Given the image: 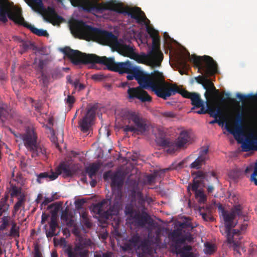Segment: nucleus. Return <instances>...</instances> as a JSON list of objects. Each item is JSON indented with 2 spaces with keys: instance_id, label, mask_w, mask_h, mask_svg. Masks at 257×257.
<instances>
[{
  "instance_id": "obj_1",
  "label": "nucleus",
  "mask_w": 257,
  "mask_h": 257,
  "mask_svg": "<svg viewBox=\"0 0 257 257\" xmlns=\"http://www.w3.org/2000/svg\"><path fill=\"white\" fill-rule=\"evenodd\" d=\"M61 51L75 65L80 64H100L105 65L111 71L120 74L128 72L135 66L129 61L124 62H115L113 57L107 58L99 56L94 54H86L78 50L65 47Z\"/></svg>"
},
{
  "instance_id": "obj_2",
  "label": "nucleus",
  "mask_w": 257,
  "mask_h": 257,
  "mask_svg": "<svg viewBox=\"0 0 257 257\" xmlns=\"http://www.w3.org/2000/svg\"><path fill=\"white\" fill-rule=\"evenodd\" d=\"M73 30L78 35L85 38L102 37L113 51H117L124 56L131 57L134 54L133 46L126 45L122 40H118L111 32L87 25L82 21H77L73 26Z\"/></svg>"
},
{
  "instance_id": "obj_3",
  "label": "nucleus",
  "mask_w": 257,
  "mask_h": 257,
  "mask_svg": "<svg viewBox=\"0 0 257 257\" xmlns=\"http://www.w3.org/2000/svg\"><path fill=\"white\" fill-rule=\"evenodd\" d=\"M71 5L74 7H80L84 11L95 15L102 14L105 11L108 10V16L105 18L113 20L116 17V13L122 14L130 16L132 19H136L138 22L140 20L137 16L136 11L140 10L138 8H132L125 10L122 4L117 3L115 1H110L105 3H97L90 0H69Z\"/></svg>"
},
{
  "instance_id": "obj_4",
  "label": "nucleus",
  "mask_w": 257,
  "mask_h": 257,
  "mask_svg": "<svg viewBox=\"0 0 257 257\" xmlns=\"http://www.w3.org/2000/svg\"><path fill=\"white\" fill-rule=\"evenodd\" d=\"M150 86L146 87H143L139 86L137 87H129L127 93L128 98L132 99H137L141 102H150L152 100V97L145 91V89L150 88L159 97L166 100L172 95L171 91H174L173 89L169 90L170 83L165 81V77L162 72H157L150 78Z\"/></svg>"
},
{
  "instance_id": "obj_5",
  "label": "nucleus",
  "mask_w": 257,
  "mask_h": 257,
  "mask_svg": "<svg viewBox=\"0 0 257 257\" xmlns=\"http://www.w3.org/2000/svg\"><path fill=\"white\" fill-rule=\"evenodd\" d=\"M135 8L140 10L136 11L137 16L140 20V22H138L137 19H135L136 22L139 24L146 26L147 32L152 39V49L148 52L147 54L137 55L136 60L140 63H145L146 62H148L150 65L153 66H160L163 59V54L160 50V37L159 33L154 28L149 26L150 21L141 8L139 7Z\"/></svg>"
},
{
  "instance_id": "obj_6",
  "label": "nucleus",
  "mask_w": 257,
  "mask_h": 257,
  "mask_svg": "<svg viewBox=\"0 0 257 257\" xmlns=\"http://www.w3.org/2000/svg\"><path fill=\"white\" fill-rule=\"evenodd\" d=\"M190 61L193 63L195 67L198 68V72L205 75H199L194 78L196 82L202 85L204 89L206 90L205 96L207 97L208 95H212L214 92L215 94H218L219 90L216 89L213 83L208 78L209 76L214 75L218 72V66L216 62L213 59L207 55L198 56L192 55Z\"/></svg>"
},
{
  "instance_id": "obj_7",
  "label": "nucleus",
  "mask_w": 257,
  "mask_h": 257,
  "mask_svg": "<svg viewBox=\"0 0 257 257\" xmlns=\"http://www.w3.org/2000/svg\"><path fill=\"white\" fill-rule=\"evenodd\" d=\"M14 135L16 138L23 141L25 146L31 153L32 158H47L46 149L42 145L37 143V136L33 128H29L23 134L14 133Z\"/></svg>"
},
{
  "instance_id": "obj_8",
  "label": "nucleus",
  "mask_w": 257,
  "mask_h": 257,
  "mask_svg": "<svg viewBox=\"0 0 257 257\" xmlns=\"http://www.w3.org/2000/svg\"><path fill=\"white\" fill-rule=\"evenodd\" d=\"M221 215L224 221V230L227 240L229 243H233V245L236 246L237 243L235 242L230 236V229L234 228L237 224V222L234 221L236 216L243 217L244 221H247V217L243 211L242 206L239 204L234 205L230 211L221 208Z\"/></svg>"
},
{
  "instance_id": "obj_9",
  "label": "nucleus",
  "mask_w": 257,
  "mask_h": 257,
  "mask_svg": "<svg viewBox=\"0 0 257 257\" xmlns=\"http://www.w3.org/2000/svg\"><path fill=\"white\" fill-rule=\"evenodd\" d=\"M163 136V133H162L161 137L158 140V142L160 146L165 149L166 152L170 154H174L181 149L186 148L191 139L190 133L186 130L180 132L176 141L165 139Z\"/></svg>"
},
{
  "instance_id": "obj_10",
  "label": "nucleus",
  "mask_w": 257,
  "mask_h": 257,
  "mask_svg": "<svg viewBox=\"0 0 257 257\" xmlns=\"http://www.w3.org/2000/svg\"><path fill=\"white\" fill-rule=\"evenodd\" d=\"M111 200L103 199L100 202L94 204L92 207V211L95 214L102 216L106 218H109V216L116 215L122 206V202H118L117 200L112 197Z\"/></svg>"
},
{
  "instance_id": "obj_11",
  "label": "nucleus",
  "mask_w": 257,
  "mask_h": 257,
  "mask_svg": "<svg viewBox=\"0 0 257 257\" xmlns=\"http://www.w3.org/2000/svg\"><path fill=\"white\" fill-rule=\"evenodd\" d=\"M182 234L178 230H173L169 234L168 237L170 241V248L173 253L179 254L181 257H194L193 253L191 252L192 247L191 245L186 244L182 247L181 245L184 241L182 239Z\"/></svg>"
},
{
  "instance_id": "obj_12",
  "label": "nucleus",
  "mask_w": 257,
  "mask_h": 257,
  "mask_svg": "<svg viewBox=\"0 0 257 257\" xmlns=\"http://www.w3.org/2000/svg\"><path fill=\"white\" fill-rule=\"evenodd\" d=\"M122 119L128 124L133 123L137 134H142L147 130L146 119L141 115L135 111H125L122 113Z\"/></svg>"
},
{
  "instance_id": "obj_13",
  "label": "nucleus",
  "mask_w": 257,
  "mask_h": 257,
  "mask_svg": "<svg viewBox=\"0 0 257 257\" xmlns=\"http://www.w3.org/2000/svg\"><path fill=\"white\" fill-rule=\"evenodd\" d=\"M157 72H160L158 70H155L150 74H148L135 66L128 72L126 73L128 74L126 78L128 80H132L135 79L140 86H143V87H146L152 84L150 81V78Z\"/></svg>"
},
{
  "instance_id": "obj_14",
  "label": "nucleus",
  "mask_w": 257,
  "mask_h": 257,
  "mask_svg": "<svg viewBox=\"0 0 257 257\" xmlns=\"http://www.w3.org/2000/svg\"><path fill=\"white\" fill-rule=\"evenodd\" d=\"M8 18L13 21L15 23L22 25L29 29L33 34L38 36L48 37V33L46 30L39 29L35 28L34 26L28 24L26 22L22 16V12L19 9L13 11L12 13L8 15Z\"/></svg>"
},
{
  "instance_id": "obj_15",
  "label": "nucleus",
  "mask_w": 257,
  "mask_h": 257,
  "mask_svg": "<svg viewBox=\"0 0 257 257\" xmlns=\"http://www.w3.org/2000/svg\"><path fill=\"white\" fill-rule=\"evenodd\" d=\"M173 89L174 91L171 92L172 95L176 93L180 94L183 97L189 98L191 100V104L194 105L192 108V110L195 107L199 108L202 106L203 103L204 102L201 99L200 95L195 92H190L186 90L180 88L176 84L170 83L169 90Z\"/></svg>"
},
{
  "instance_id": "obj_16",
  "label": "nucleus",
  "mask_w": 257,
  "mask_h": 257,
  "mask_svg": "<svg viewBox=\"0 0 257 257\" xmlns=\"http://www.w3.org/2000/svg\"><path fill=\"white\" fill-rule=\"evenodd\" d=\"M111 187L112 191V197L116 200L118 202H122V192L121 189L123 183V179L122 177L118 174H114L111 177ZM119 203L118 202L116 204Z\"/></svg>"
},
{
  "instance_id": "obj_17",
  "label": "nucleus",
  "mask_w": 257,
  "mask_h": 257,
  "mask_svg": "<svg viewBox=\"0 0 257 257\" xmlns=\"http://www.w3.org/2000/svg\"><path fill=\"white\" fill-rule=\"evenodd\" d=\"M95 108L91 107L87 109L85 115L79 120L78 125L82 132L87 133L89 131L95 118Z\"/></svg>"
},
{
  "instance_id": "obj_18",
  "label": "nucleus",
  "mask_w": 257,
  "mask_h": 257,
  "mask_svg": "<svg viewBox=\"0 0 257 257\" xmlns=\"http://www.w3.org/2000/svg\"><path fill=\"white\" fill-rule=\"evenodd\" d=\"M64 252L67 254L68 257H87L88 250L84 249L83 246L81 243H77L74 247L68 245L64 250Z\"/></svg>"
},
{
  "instance_id": "obj_19",
  "label": "nucleus",
  "mask_w": 257,
  "mask_h": 257,
  "mask_svg": "<svg viewBox=\"0 0 257 257\" xmlns=\"http://www.w3.org/2000/svg\"><path fill=\"white\" fill-rule=\"evenodd\" d=\"M150 220H151V218L147 213L141 214L139 210L131 216L128 220L135 226L144 227L147 224H150Z\"/></svg>"
},
{
  "instance_id": "obj_20",
  "label": "nucleus",
  "mask_w": 257,
  "mask_h": 257,
  "mask_svg": "<svg viewBox=\"0 0 257 257\" xmlns=\"http://www.w3.org/2000/svg\"><path fill=\"white\" fill-rule=\"evenodd\" d=\"M196 175L194 178L192 184L191 185V188L192 191L194 193L197 192L199 190L198 188L200 184L204 180L208 181V177L209 173L208 172H203L201 171H198L195 173H192V175Z\"/></svg>"
},
{
  "instance_id": "obj_21",
  "label": "nucleus",
  "mask_w": 257,
  "mask_h": 257,
  "mask_svg": "<svg viewBox=\"0 0 257 257\" xmlns=\"http://www.w3.org/2000/svg\"><path fill=\"white\" fill-rule=\"evenodd\" d=\"M241 148L244 152L257 151V136L254 134L248 135L242 143Z\"/></svg>"
},
{
  "instance_id": "obj_22",
  "label": "nucleus",
  "mask_w": 257,
  "mask_h": 257,
  "mask_svg": "<svg viewBox=\"0 0 257 257\" xmlns=\"http://www.w3.org/2000/svg\"><path fill=\"white\" fill-rule=\"evenodd\" d=\"M12 11V5L7 0H0V21L6 23L8 15Z\"/></svg>"
},
{
  "instance_id": "obj_23",
  "label": "nucleus",
  "mask_w": 257,
  "mask_h": 257,
  "mask_svg": "<svg viewBox=\"0 0 257 257\" xmlns=\"http://www.w3.org/2000/svg\"><path fill=\"white\" fill-rule=\"evenodd\" d=\"M208 149L205 148L201 150L199 152V155L197 158L190 165V167L192 169H199L203 165H204L206 161L208 159L207 154Z\"/></svg>"
},
{
  "instance_id": "obj_24",
  "label": "nucleus",
  "mask_w": 257,
  "mask_h": 257,
  "mask_svg": "<svg viewBox=\"0 0 257 257\" xmlns=\"http://www.w3.org/2000/svg\"><path fill=\"white\" fill-rule=\"evenodd\" d=\"M152 245V243L151 240L148 238H145L141 241L136 250H138L139 253L142 255H151L153 253V248Z\"/></svg>"
},
{
  "instance_id": "obj_25",
  "label": "nucleus",
  "mask_w": 257,
  "mask_h": 257,
  "mask_svg": "<svg viewBox=\"0 0 257 257\" xmlns=\"http://www.w3.org/2000/svg\"><path fill=\"white\" fill-rule=\"evenodd\" d=\"M40 13L43 15L44 19L47 22H51L54 18L61 19V17L56 12L55 9L50 6L47 8L44 7V9L41 10Z\"/></svg>"
},
{
  "instance_id": "obj_26",
  "label": "nucleus",
  "mask_w": 257,
  "mask_h": 257,
  "mask_svg": "<svg viewBox=\"0 0 257 257\" xmlns=\"http://www.w3.org/2000/svg\"><path fill=\"white\" fill-rule=\"evenodd\" d=\"M55 173H58V175L62 174L65 178L72 176L73 174L70 166L64 163H61L59 165Z\"/></svg>"
},
{
  "instance_id": "obj_27",
  "label": "nucleus",
  "mask_w": 257,
  "mask_h": 257,
  "mask_svg": "<svg viewBox=\"0 0 257 257\" xmlns=\"http://www.w3.org/2000/svg\"><path fill=\"white\" fill-rule=\"evenodd\" d=\"M101 165L99 163H93L86 168V172L88 174L90 179L96 177L97 173Z\"/></svg>"
},
{
  "instance_id": "obj_28",
  "label": "nucleus",
  "mask_w": 257,
  "mask_h": 257,
  "mask_svg": "<svg viewBox=\"0 0 257 257\" xmlns=\"http://www.w3.org/2000/svg\"><path fill=\"white\" fill-rule=\"evenodd\" d=\"M240 233H241V232H240V229H234L231 230V229H230V236L232 237V240L235 242L237 243V245L235 246L233 245V243H229L228 242H227L228 244H229L230 246H232L233 247L234 251H236L237 253H239V251L240 248L243 251H245V249H244V248L240 246V243H239V242L234 240V236L236 235H238ZM227 241H228L227 240Z\"/></svg>"
},
{
  "instance_id": "obj_29",
  "label": "nucleus",
  "mask_w": 257,
  "mask_h": 257,
  "mask_svg": "<svg viewBox=\"0 0 257 257\" xmlns=\"http://www.w3.org/2000/svg\"><path fill=\"white\" fill-rule=\"evenodd\" d=\"M20 47L21 48V50L20 51V53L21 54H23L24 53L27 51L29 49H32L33 50H36L40 52L41 54L42 53L41 52V50L40 49H38V48L31 41H24L20 45Z\"/></svg>"
},
{
  "instance_id": "obj_30",
  "label": "nucleus",
  "mask_w": 257,
  "mask_h": 257,
  "mask_svg": "<svg viewBox=\"0 0 257 257\" xmlns=\"http://www.w3.org/2000/svg\"><path fill=\"white\" fill-rule=\"evenodd\" d=\"M27 4L34 11L41 13V10L44 9L42 0H26Z\"/></svg>"
},
{
  "instance_id": "obj_31",
  "label": "nucleus",
  "mask_w": 257,
  "mask_h": 257,
  "mask_svg": "<svg viewBox=\"0 0 257 257\" xmlns=\"http://www.w3.org/2000/svg\"><path fill=\"white\" fill-rule=\"evenodd\" d=\"M58 176V174L53 172H51L50 175L48 172H43L37 175V181L40 184L42 183V179L49 178L50 180H54L57 178Z\"/></svg>"
},
{
  "instance_id": "obj_32",
  "label": "nucleus",
  "mask_w": 257,
  "mask_h": 257,
  "mask_svg": "<svg viewBox=\"0 0 257 257\" xmlns=\"http://www.w3.org/2000/svg\"><path fill=\"white\" fill-rule=\"evenodd\" d=\"M139 209L134 208L133 203H127L126 204L124 208V213L127 216V219L128 220L131 216H133Z\"/></svg>"
},
{
  "instance_id": "obj_33",
  "label": "nucleus",
  "mask_w": 257,
  "mask_h": 257,
  "mask_svg": "<svg viewBox=\"0 0 257 257\" xmlns=\"http://www.w3.org/2000/svg\"><path fill=\"white\" fill-rule=\"evenodd\" d=\"M47 64L46 60L43 59H39L37 62V60H35L34 65H35V69L40 73H44V69Z\"/></svg>"
},
{
  "instance_id": "obj_34",
  "label": "nucleus",
  "mask_w": 257,
  "mask_h": 257,
  "mask_svg": "<svg viewBox=\"0 0 257 257\" xmlns=\"http://www.w3.org/2000/svg\"><path fill=\"white\" fill-rule=\"evenodd\" d=\"M11 110L6 105L0 107V119L4 121V119H9L11 116Z\"/></svg>"
},
{
  "instance_id": "obj_35",
  "label": "nucleus",
  "mask_w": 257,
  "mask_h": 257,
  "mask_svg": "<svg viewBox=\"0 0 257 257\" xmlns=\"http://www.w3.org/2000/svg\"><path fill=\"white\" fill-rule=\"evenodd\" d=\"M141 239L140 236L138 234H135L133 235L130 239L129 242L136 248L138 247V245L141 242Z\"/></svg>"
},
{
  "instance_id": "obj_36",
  "label": "nucleus",
  "mask_w": 257,
  "mask_h": 257,
  "mask_svg": "<svg viewBox=\"0 0 257 257\" xmlns=\"http://www.w3.org/2000/svg\"><path fill=\"white\" fill-rule=\"evenodd\" d=\"M18 199V200L17 202L15 204L14 207V211L15 213L18 211L23 204L24 203L25 200L24 195L23 194V195H21V196L19 197Z\"/></svg>"
},
{
  "instance_id": "obj_37",
  "label": "nucleus",
  "mask_w": 257,
  "mask_h": 257,
  "mask_svg": "<svg viewBox=\"0 0 257 257\" xmlns=\"http://www.w3.org/2000/svg\"><path fill=\"white\" fill-rule=\"evenodd\" d=\"M137 202L142 210L145 209V204L146 200L141 192H138L137 193Z\"/></svg>"
},
{
  "instance_id": "obj_38",
  "label": "nucleus",
  "mask_w": 257,
  "mask_h": 257,
  "mask_svg": "<svg viewBox=\"0 0 257 257\" xmlns=\"http://www.w3.org/2000/svg\"><path fill=\"white\" fill-rule=\"evenodd\" d=\"M22 189L21 188H18L16 186H13L10 190V194L12 198L17 196L19 195H22Z\"/></svg>"
},
{
  "instance_id": "obj_39",
  "label": "nucleus",
  "mask_w": 257,
  "mask_h": 257,
  "mask_svg": "<svg viewBox=\"0 0 257 257\" xmlns=\"http://www.w3.org/2000/svg\"><path fill=\"white\" fill-rule=\"evenodd\" d=\"M196 198L199 199V202L200 203H204L206 201L207 197L204 192L200 190L195 193Z\"/></svg>"
},
{
  "instance_id": "obj_40",
  "label": "nucleus",
  "mask_w": 257,
  "mask_h": 257,
  "mask_svg": "<svg viewBox=\"0 0 257 257\" xmlns=\"http://www.w3.org/2000/svg\"><path fill=\"white\" fill-rule=\"evenodd\" d=\"M236 96L242 102H243L248 99H254L256 97L255 95H252L251 94H248L247 95H243L239 93H237Z\"/></svg>"
},
{
  "instance_id": "obj_41",
  "label": "nucleus",
  "mask_w": 257,
  "mask_h": 257,
  "mask_svg": "<svg viewBox=\"0 0 257 257\" xmlns=\"http://www.w3.org/2000/svg\"><path fill=\"white\" fill-rule=\"evenodd\" d=\"M236 96L242 102H243L248 99H254L256 97L255 95H252L251 94H248L247 95H243L239 93H237Z\"/></svg>"
},
{
  "instance_id": "obj_42",
  "label": "nucleus",
  "mask_w": 257,
  "mask_h": 257,
  "mask_svg": "<svg viewBox=\"0 0 257 257\" xmlns=\"http://www.w3.org/2000/svg\"><path fill=\"white\" fill-rule=\"evenodd\" d=\"M58 225L56 217L54 215H52L49 223L50 230L55 231Z\"/></svg>"
},
{
  "instance_id": "obj_43",
  "label": "nucleus",
  "mask_w": 257,
  "mask_h": 257,
  "mask_svg": "<svg viewBox=\"0 0 257 257\" xmlns=\"http://www.w3.org/2000/svg\"><path fill=\"white\" fill-rule=\"evenodd\" d=\"M248 253L252 256H257V246L253 243H250L248 249Z\"/></svg>"
},
{
  "instance_id": "obj_44",
  "label": "nucleus",
  "mask_w": 257,
  "mask_h": 257,
  "mask_svg": "<svg viewBox=\"0 0 257 257\" xmlns=\"http://www.w3.org/2000/svg\"><path fill=\"white\" fill-rule=\"evenodd\" d=\"M51 75L53 78L58 79L62 77L63 74L61 70L59 68H55L51 71Z\"/></svg>"
},
{
  "instance_id": "obj_45",
  "label": "nucleus",
  "mask_w": 257,
  "mask_h": 257,
  "mask_svg": "<svg viewBox=\"0 0 257 257\" xmlns=\"http://www.w3.org/2000/svg\"><path fill=\"white\" fill-rule=\"evenodd\" d=\"M40 82L42 84L43 86L47 87L49 83V79L47 76L44 73H41Z\"/></svg>"
},
{
  "instance_id": "obj_46",
  "label": "nucleus",
  "mask_w": 257,
  "mask_h": 257,
  "mask_svg": "<svg viewBox=\"0 0 257 257\" xmlns=\"http://www.w3.org/2000/svg\"><path fill=\"white\" fill-rule=\"evenodd\" d=\"M49 129L50 134L51 135L50 137V139L51 141L52 142L54 143L57 147H58L59 145L57 142V138L55 135L54 130L51 127H49Z\"/></svg>"
},
{
  "instance_id": "obj_47",
  "label": "nucleus",
  "mask_w": 257,
  "mask_h": 257,
  "mask_svg": "<svg viewBox=\"0 0 257 257\" xmlns=\"http://www.w3.org/2000/svg\"><path fill=\"white\" fill-rule=\"evenodd\" d=\"M182 239H183V241L182 242V244H184L186 241L188 242H191L193 241V237L192 234L190 233H188L185 235H182Z\"/></svg>"
},
{
  "instance_id": "obj_48",
  "label": "nucleus",
  "mask_w": 257,
  "mask_h": 257,
  "mask_svg": "<svg viewBox=\"0 0 257 257\" xmlns=\"http://www.w3.org/2000/svg\"><path fill=\"white\" fill-rule=\"evenodd\" d=\"M2 219V223L0 224V230H4L9 225V220L7 216L3 217Z\"/></svg>"
},
{
  "instance_id": "obj_49",
  "label": "nucleus",
  "mask_w": 257,
  "mask_h": 257,
  "mask_svg": "<svg viewBox=\"0 0 257 257\" xmlns=\"http://www.w3.org/2000/svg\"><path fill=\"white\" fill-rule=\"evenodd\" d=\"M250 180L257 186V163L255 164L253 173L251 174Z\"/></svg>"
},
{
  "instance_id": "obj_50",
  "label": "nucleus",
  "mask_w": 257,
  "mask_h": 257,
  "mask_svg": "<svg viewBox=\"0 0 257 257\" xmlns=\"http://www.w3.org/2000/svg\"><path fill=\"white\" fill-rule=\"evenodd\" d=\"M55 195H52L51 197H45L44 201H43V202L42 203V204H41V206L42 207L43 206H46L47 204H48L49 203L52 202L53 201H54L55 199H57V198H56L55 197Z\"/></svg>"
},
{
  "instance_id": "obj_51",
  "label": "nucleus",
  "mask_w": 257,
  "mask_h": 257,
  "mask_svg": "<svg viewBox=\"0 0 257 257\" xmlns=\"http://www.w3.org/2000/svg\"><path fill=\"white\" fill-rule=\"evenodd\" d=\"M161 115L165 118H172L176 117V114L172 111H165L161 113Z\"/></svg>"
},
{
  "instance_id": "obj_52",
  "label": "nucleus",
  "mask_w": 257,
  "mask_h": 257,
  "mask_svg": "<svg viewBox=\"0 0 257 257\" xmlns=\"http://www.w3.org/2000/svg\"><path fill=\"white\" fill-rule=\"evenodd\" d=\"M180 227L182 228H186L188 230H191L193 228V226L191 222L190 221H185L181 223Z\"/></svg>"
},
{
  "instance_id": "obj_53",
  "label": "nucleus",
  "mask_w": 257,
  "mask_h": 257,
  "mask_svg": "<svg viewBox=\"0 0 257 257\" xmlns=\"http://www.w3.org/2000/svg\"><path fill=\"white\" fill-rule=\"evenodd\" d=\"M207 113H208L210 116L214 118H216V107L213 106H208L207 108Z\"/></svg>"
},
{
  "instance_id": "obj_54",
  "label": "nucleus",
  "mask_w": 257,
  "mask_h": 257,
  "mask_svg": "<svg viewBox=\"0 0 257 257\" xmlns=\"http://www.w3.org/2000/svg\"><path fill=\"white\" fill-rule=\"evenodd\" d=\"M91 78L95 81H100L104 79V76L103 74L97 73L92 75Z\"/></svg>"
},
{
  "instance_id": "obj_55",
  "label": "nucleus",
  "mask_w": 257,
  "mask_h": 257,
  "mask_svg": "<svg viewBox=\"0 0 257 257\" xmlns=\"http://www.w3.org/2000/svg\"><path fill=\"white\" fill-rule=\"evenodd\" d=\"M202 218L205 221H213L214 220L213 217L209 213H200Z\"/></svg>"
},
{
  "instance_id": "obj_56",
  "label": "nucleus",
  "mask_w": 257,
  "mask_h": 257,
  "mask_svg": "<svg viewBox=\"0 0 257 257\" xmlns=\"http://www.w3.org/2000/svg\"><path fill=\"white\" fill-rule=\"evenodd\" d=\"M65 101L66 103L68 104V106L71 108L75 102V98L72 95H68L67 98H65Z\"/></svg>"
},
{
  "instance_id": "obj_57",
  "label": "nucleus",
  "mask_w": 257,
  "mask_h": 257,
  "mask_svg": "<svg viewBox=\"0 0 257 257\" xmlns=\"http://www.w3.org/2000/svg\"><path fill=\"white\" fill-rule=\"evenodd\" d=\"M244 120V113L242 111L239 112L235 117V121L238 124H240Z\"/></svg>"
},
{
  "instance_id": "obj_58",
  "label": "nucleus",
  "mask_w": 257,
  "mask_h": 257,
  "mask_svg": "<svg viewBox=\"0 0 257 257\" xmlns=\"http://www.w3.org/2000/svg\"><path fill=\"white\" fill-rule=\"evenodd\" d=\"M20 228H11L10 234L9 235L12 236L13 237H19L20 236Z\"/></svg>"
},
{
  "instance_id": "obj_59",
  "label": "nucleus",
  "mask_w": 257,
  "mask_h": 257,
  "mask_svg": "<svg viewBox=\"0 0 257 257\" xmlns=\"http://www.w3.org/2000/svg\"><path fill=\"white\" fill-rule=\"evenodd\" d=\"M155 179H156V176L155 175H154V174L148 175L146 177V183L149 185H151L155 182Z\"/></svg>"
},
{
  "instance_id": "obj_60",
  "label": "nucleus",
  "mask_w": 257,
  "mask_h": 257,
  "mask_svg": "<svg viewBox=\"0 0 257 257\" xmlns=\"http://www.w3.org/2000/svg\"><path fill=\"white\" fill-rule=\"evenodd\" d=\"M216 118H217V117H219V119L220 120H225V118L223 116V113L222 110L219 107H216Z\"/></svg>"
},
{
  "instance_id": "obj_61",
  "label": "nucleus",
  "mask_w": 257,
  "mask_h": 257,
  "mask_svg": "<svg viewBox=\"0 0 257 257\" xmlns=\"http://www.w3.org/2000/svg\"><path fill=\"white\" fill-rule=\"evenodd\" d=\"M123 131L127 133L128 132H133L134 133H137L136 131V128L134 127V126L133 125H126L122 127Z\"/></svg>"
},
{
  "instance_id": "obj_62",
  "label": "nucleus",
  "mask_w": 257,
  "mask_h": 257,
  "mask_svg": "<svg viewBox=\"0 0 257 257\" xmlns=\"http://www.w3.org/2000/svg\"><path fill=\"white\" fill-rule=\"evenodd\" d=\"M206 251L207 253L211 254L214 251V246L213 244L207 243L205 245Z\"/></svg>"
},
{
  "instance_id": "obj_63",
  "label": "nucleus",
  "mask_w": 257,
  "mask_h": 257,
  "mask_svg": "<svg viewBox=\"0 0 257 257\" xmlns=\"http://www.w3.org/2000/svg\"><path fill=\"white\" fill-rule=\"evenodd\" d=\"M226 129L227 130V131L229 132H230L231 134H233L234 136L235 135V134H239L240 132V131H241L240 126L239 125L235 127V129L234 130H232L230 129L228 127L227 125H226Z\"/></svg>"
},
{
  "instance_id": "obj_64",
  "label": "nucleus",
  "mask_w": 257,
  "mask_h": 257,
  "mask_svg": "<svg viewBox=\"0 0 257 257\" xmlns=\"http://www.w3.org/2000/svg\"><path fill=\"white\" fill-rule=\"evenodd\" d=\"M61 218L65 221H67L68 219H69V215L67 209H65L62 212Z\"/></svg>"
}]
</instances>
